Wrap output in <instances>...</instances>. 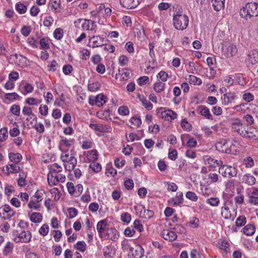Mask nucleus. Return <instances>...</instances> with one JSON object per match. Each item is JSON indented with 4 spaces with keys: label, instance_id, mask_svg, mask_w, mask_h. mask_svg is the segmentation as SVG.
Here are the masks:
<instances>
[{
    "label": "nucleus",
    "instance_id": "15",
    "mask_svg": "<svg viewBox=\"0 0 258 258\" xmlns=\"http://www.w3.org/2000/svg\"><path fill=\"white\" fill-rule=\"evenodd\" d=\"M142 1V0H119L120 5L128 9L136 8Z\"/></svg>",
    "mask_w": 258,
    "mask_h": 258
},
{
    "label": "nucleus",
    "instance_id": "1",
    "mask_svg": "<svg viewBox=\"0 0 258 258\" xmlns=\"http://www.w3.org/2000/svg\"><path fill=\"white\" fill-rule=\"evenodd\" d=\"M60 159L63 163L65 169L68 171H71L75 168L77 160L73 150L63 152L60 156Z\"/></svg>",
    "mask_w": 258,
    "mask_h": 258
},
{
    "label": "nucleus",
    "instance_id": "62",
    "mask_svg": "<svg viewBox=\"0 0 258 258\" xmlns=\"http://www.w3.org/2000/svg\"><path fill=\"white\" fill-rule=\"evenodd\" d=\"M41 100L37 99L33 97L28 98L26 100V102L29 105H37L41 103Z\"/></svg>",
    "mask_w": 258,
    "mask_h": 258
},
{
    "label": "nucleus",
    "instance_id": "40",
    "mask_svg": "<svg viewBox=\"0 0 258 258\" xmlns=\"http://www.w3.org/2000/svg\"><path fill=\"white\" fill-rule=\"evenodd\" d=\"M96 97L97 106L98 107L103 106L107 102V97L103 94H99Z\"/></svg>",
    "mask_w": 258,
    "mask_h": 258
},
{
    "label": "nucleus",
    "instance_id": "12",
    "mask_svg": "<svg viewBox=\"0 0 258 258\" xmlns=\"http://www.w3.org/2000/svg\"><path fill=\"white\" fill-rule=\"evenodd\" d=\"M144 250L140 245H135L132 249L128 256L130 258H141L144 254Z\"/></svg>",
    "mask_w": 258,
    "mask_h": 258
},
{
    "label": "nucleus",
    "instance_id": "55",
    "mask_svg": "<svg viewBox=\"0 0 258 258\" xmlns=\"http://www.w3.org/2000/svg\"><path fill=\"white\" fill-rule=\"evenodd\" d=\"M89 167L95 172L98 173L101 170V165L98 163L93 162L89 165Z\"/></svg>",
    "mask_w": 258,
    "mask_h": 258
},
{
    "label": "nucleus",
    "instance_id": "3",
    "mask_svg": "<svg viewBox=\"0 0 258 258\" xmlns=\"http://www.w3.org/2000/svg\"><path fill=\"white\" fill-rule=\"evenodd\" d=\"M172 22L175 29L183 31L188 26L189 18L186 15H176V16H174V18H173Z\"/></svg>",
    "mask_w": 258,
    "mask_h": 258
},
{
    "label": "nucleus",
    "instance_id": "28",
    "mask_svg": "<svg viewBox=\"0 0 258 258\" xmlns=\"http://www.w3.org/2000/svg\"><path fill=\"white\" fill-rule=\"evenodd\" d=\"M249 202L254 205H258V190L252 188L249 196Z\"/></svg>",
    "mask_w": 258,
    "mask_h": 258
},
{
    "label": "nucleus",
    "instance_id": "48",
    "mask_svg": "<svg viewBox=\"0 0 258 258\" xmlns=\"http://www.w3.org/2000/svg\"><path fill=\"white\" fill-rule=\"evenodd\" d=\"M40 49H48L49 48V39L44 37L40 40Z\"/></svg>",
    "mask_w": 258,
    "mask_h": 258
},
{
    "label": "nucleus",
    "instance_id": "56",
    "mask_svg": "<svg viewBox=\"0 0 258 258\" xmlns=\"http://www.w3.org/2000/svg\"><path fill=\"white\" fill-rule=\"evenodd\" d=\"M8 137V130L6 127L0 130V142H4L7 140Z\"/></svg>",
    "mask_w": 258,
    "mask_h": 258
},
{
    "label": "nucleus",
    "instance_id": "14",
    "mask_svg": "<svg viewBox=\"0 0 258 258\" xmlns=\"http://www.w3.org/2000/svg\"><path fill=\"white\" fill-rule=\"evenodd\" d=\"M142 1V0H119L120 5L128 9L136 8Z\"/></svg>",
    "mask_w": 258,
    "mask_h": 258
},
{
    "label": "nucleus",
    "instance_id": "54",
    "mask_svg": "<svg viewBox=\"0 0 258 258\" xmlns=\"http://www.w3.org/2000/svg\"><path fill=\"white\" fill-rule=\"evenodd\" d=\"M98 152L96 150H91L88 152L87 157L90 160L94 161L98 158Z\"/></svg>",
    "mask_w": 258,
    "mask_h": 258
},
{
    "label": "nucleus",
    "instance_id": "57",
    "mask_svg": "<svg viewBox=\"0 0 258 258\" xmlns=\"http://www.w3.org/2000/svg\"><path fill=\"white\" fill-rule=\"evenodd\" d=\"M157 78H159L161 82L164 83L167 81L169 76L165 71H161L157 75Z\"/></svg>",
    "mask_w": 258,
    "mask_h": 258
},
{
    "label": "nucleus",
    "instance_id": "47",
    "mask_svg": "<svg viewBox=\"0 0 258 258\" xmlns=\"http://www.w3.org/2000/svg\"><path fill=\"white\" fill-rule=\"evenodd\" d=\"M74 247L81 252H84L86 250V244L84 241H79L74 245Z\"/></svg>",
    "mask_w": 258,
    "mask_h": 258
},
{
    "label": "nucleus",
    "instance_id": "53",
    "mask_svg": "<svg viewBox=\"0 0 258 258\" xmlns=\"http://www.w3.org/2000/svg\"><path fill=\"white\" fill-rule=\"evenodd\" d=\"M185 197L192 202H197L198 200V197L196 194L191 191H188L186 193Z\"/></svg>",
    "mask_w": 258,
    "mask_h": 258
},
{
    "label": "nucleus",
    "instance_id": "46",
    "mask_svg": "<svg viewBox=\"0 0 258 258\" xmlns=\"http://www.w3.org/2000/svg\"><path fill=\"white\" fill-rule=\"evenodd\" d=\"M16 10L20 14H23L27 11V7L23 4L18 3L16 5Z\"/></svg>",
    "mask_w": 258,
    "mask_h": 258
},
{
    "label": "nucleus",
    "instance_id": "63",
    "mask_svg": "<svg viewBox=\"0 0 258 258\" xmlns=\"http://www.w3.org/2000/svg\"><path fill=\"white\" fill-rule=\"evenodd\" d=\"M189 225L193 228H196L199 224V219L196 217H192L189 218Z\"/></svg>",
    "mask_w": 258,
    "mask_h": 258
},
{
    "label": "nucleus",
    "instance_id": "22",
    "mask_svg": "<svg viewBox=\"0 0 258 258\" xmlns=\"http://www.w3.org/2000/svg\"><path fill=\"white\" fill-rule=\"evenodd\" d=\"M104 38L100 36H94L89 40L92 47H101L104 45Z\"/></svg>",
    "mask_w": 258,
    "mask_h": 258
},
{
    "label": "nucleus",
    "instance_id": "20",
    "mask_svg": "<svg viewBox=\"0 0 258 258\" xmlns=\"http://www.w3.org/2000/svg\"><path fill=\"white\" fill-rule=\"evenodd\" d=\"M161 235L166 240L173 241L177 238L176 233L168 229H164L161 232Z\"/></svg>",
    "mask_w": 258,
    "mask_h": 258
},
{
    "label": "nucleus",
    "instance_id": "29",
    "mask_svg": "<svg viewBox=\"0 0 258 258\" xmlns=\"http://www.w3.org/2000/svg\"><path fill=\"white\" fill-rule=\"evenodd\" d=\"M96 27L95 23L91 20L84 19V21L82 25V29L86 30H93Z\"/></svg>",
    "mask_w": 258,
    "mask_h": 258
},
{
    "label": "nucleus",
    "instance_id": "61",
    "mask_svg": "<svg viewBox=\"0 0 258 258\" xmlns=\"http://www.w3.org/2000/svg\"><path fill=\"white\" fill-rule=\"evenodd\" d=\"M243 164L247 168H251L254 165V161L251 157H247L243 160Z\"/></svg>",
    "mask_w": 258,
    "mask_h": 258
},
{
    "label": "nucleus",
    "instance_id": "11",
    "mask_svg": "<svg viewBox=\"0 0 258 258\" xmlns=\"http://www.w3.org/2000/svg\"><path fill=\"white\" fill-rule=\"evenodd\" d=\"M204 163L209 167H216L222 165L223 162L221 160H218L213 159L211 156L207 155L203 157Z\"/></svg>",
    "mask_w": 258,
    "mask_h": 258
},
{
    "label": "nucleus",
    "instance_id": "6",
    "mask_svg": "<svg viewBox=\"0 0 258 258\" xmlns=\"http://www.w3.org/2000/svg\"><path fill=\"white\" fill-rule=\"evenodd\" d=\"M31 238L32 234L29 231H23L15 236L13 240L16 243H28Z\"/></svg>",
    "mask_w": 258,
    "mask_h": 258
},
{
    "label": "nucleus",
    "instance_id": "39",
    "mask_svg": "<svg viewBox=\"0 0 258 258\" xmlns=\"http://www.w3.org/2000/svg\"><path fill=\"white\" fill-rule=\"evenodd\" d=\"M22 112L25 115H28L30 119H32L33 120H36L37 118L35 115L33 113L31 107L24 106L22 109Z\"/></svg>",
    "mask_w": 258,
    "mask_h": 258
},
{
    "label": "nucleus",
    "instance_id": "26",
    "mask_svg": "<svg viewBox=\"0 0 258 258\" xmlns=\"http://www.w3.org/2000/svg\"><path fill=\"white\" fill-rule=\"evenodd\" d=\"M183 202V194L181 192H178L176 194V197L174 198L170 199L168 200V203L174 206H177L179 204H182Z\"/></svg>",
    "mask_w": 258,
    "mask_h": 258
},
{
    "label": "nucleus",
    "instance_id": "44",
    "mask_svg": "<svg viewBox=\"0 0 258 258\" xmlns=\"http://www.w3.org/2000/svg\"><path fill=\"white\" fill-rule=\"evenodd\" d=\"M255 227L251 224H248L243 228V233L246 235H252L255 232Z\"/></svg>",
    "mask_w": 258,
    "mask_h": 258
},
{
    "label": "nucleus",
    "instance_id": "16",
    "mask_svg": "<svg viewBox=\"0 0 258 258\" xmlns=\"http://www.w3.org/2000/svg\"><path fill=\"white\" fill-rule=\"evenodd\" d=\"M243 137L250 138L253 140L258 139V131L256 128L252 126H247L245 129Z\"/></svg>",
    "mask_w": 258,
    "mask_h": 258
},
{
    "label": "nucleus",
    "instance_id": "24",
    "mask_svg": "<svg viewBox=\"0 0 258 258\" xmlns=\"http://www.w3.org/2000/svg\"><path fill=\"white\" fill-rule=\"evenodd\" d=\"M247 57L248 61L252 64L257 63L258 62V49H255L248 51Z\"/></svg>",
    "mask_w": 258,
    "mask_h": 258
},
{
    "label": "nucleus",
    "instance_id": "59",
    "mask_svg": "<svg viewBox=\"0 0 258 258\" xmlns=\"http://www.w3.org/2000/svg\"><path fill=\"white\" fill-rule=\"evenodd\" d=\"M20 110L21 108L20 105L14 104L10 108L11 112L14 115L16 116H19L20 114Z\"/></svg>",
    "mask_w": 258,
    "mask_h": 258
},
{
    "label": "nucleus",
    "instance_id": "38",
    "mask_svg": "<svg viewBox=\"0 0 258 258\" xmlns=\"http://www.w3.org/2000/svg\"><path fill=\"white\" fill-rule=\"evenodd\" d=\"M186 80L191 84L200 85L202 84V80L194 75H188Z\"/></svg>",
    "mask_w": 258,
    "mask_h": 258
},
{
    "label": "nucleus",
    "instance_id": "4",
    "mask_svg": "<svg viewBox=\"0 0 258 258\" xmlns=\"http://www.w3.org/2000/svg\"><path fill=\"white\" fill-rule=\"evenodd\" d=\"M219 172L224 177L231 178L236 175L237 170L231 166L222 164L219 166Z\"/></svg>",
    "mask_w": 258,
    "mask_h": 258
},
{
    "label": "nucleus",
    "instance_id": "50",
    "mask_svg": "<svg viewBox=\"0 0 258 258\" xmlns=\"http://www.w3.org/2000/svg\"><path fill=\"white\" fill-rule=\"evenodd\" d=\"M100 87V84L98 82L90 83L88 85V90L91 92H95L98 90Z\"/></svg>",
    "mask_w": 258,
    "mask_h": 258
},
{
    "label": "nucleus",
    "instance_id": "18",
    "mask_svg": "<svg viewBox=\"0 0 258 258\" xmlns=\"http://www.w3.org/2000/svg\"><path fill=\"white\" fill-rule=\"evenodd\" d=\"M197 111L208 119L213 120V119L209 109L204 105L198 106L197 108Z\"/></svg>",
    "mask_w": 258,
    "mask_h": 258
},
{
    "label": "nucleus",
    "instance_id": "25",
    "mask_svg": "<svg viewBox=\"0 0 258 258\" xmlns=\"http://www.w3.org/2000/svg\"><path fill=\"white\" fill-rule=\"evenodd\" d=\"M49 170L47 176L55 175L62 171V167L56 163H53L49 166Z\"/></svg>",
    "mask_w": 258,
    "mask_h": 258
},
{
    "label": "nucleus",
    "instance_id": "49",
    "mask_svg": "<svg viewBox=\"0 0 258 258\" xmlns=\"http://www.w3.org/2000/svg\"><path fill=\"white\" fill-rule=\"evenodd\" d=\"M246 223V218L244 216H240L236 220L235 224L236 226L241 227Z\"/></svg>",
    "mask_w": 258,
    "mask_h": 258
},
{
    "label": "nucleus",
    "instance_id": "30",
    "mask_svg": "<svg viewBox=\"0 0 258 258\" xmlns=\"http://www.w3.org/2000/svg\"><path fill=\"white\" fill-rule=\"evenodd\" d=\"M104 255L106 258L112 257L115 254L116 250L114 246L111 245H109L104 247L103 249Z\"/></svg>",
    "mask_w": 258,
    "mask_h": 258
},
{
    "label": "nucleus",
    "instance_id": "5",
    "mask_svg": "<svg viewBox=\"0 0 258 258\" xmlns=\"http://www.w3.org/2000/svg\"><path fill=\"white\" fill-rule=\"evenodd\" d=\"M229 145H230V141L222 139L216 143L215 147L217 150L221 152L230 153L232 147L231 146L229 147Z\"/></svg>",
    "mask_w": 258,
    "mask_h": 258
},
{
    "label": "nucleus",
    "instance_id": "31",
    "mask_svg": "<svg viewBox=\"0 0 258 258\" xmlns=\"http://www.w3.org/2000/svg\"><path fill=\"white\" fill-rule=\"evenodd\" d=\"M49 6L55 13H58L61 10L60 0H50Z\"/></svg>",
    "mask_w": 258,
    "mask_h": 258
},
{
    "label": "nucleus",
    "instance_id": "45",
    "mask_svg": "<svg viewBox=\"0 0 258 258\" xmlns=\"http://www.w3.org/2000/svg\"><path fill=\"white\" fill-rule=\"evenodd\" d=\"M121 248L125 252L130 253L133 247L131 246L130 242L126 240H123L121 242Z\"/></svg>",
    "mask_w": 258,
    "mask_h": 258
},
{
    "label": "nucleus",
    "instance_id": "27",
    "mask_svg": "<svg viewBox=\"0 0 258 258\" xmlns=\"http://www.w3.org/2000/svg\"><path fill=\"white\" fill-rule=\"evenodd\" d=\"M59 141V149L62 150V148L64 146L69 147L72 146L74 144L75 140L72 139H67L64 137L60 136Z\"/></svg>",
    "mask_w": 258,
    "mask_h": 258
},
{
    "label": "nucleus",
    "instance_id": "34",
    "mask_svg": "<svg viewBox=\"0 0 258 258\" xmlns=\"http://www.w3.org/2000/svg\"><path fill=\"white\" fill-rule=\"evenodd\" d=\"M10 160L14 163H19L22 159V156L20 153H10L9 154Z\"/></svg>",
    "mask_w": 258,
    "mask_h": 258
},
{
    "label": "nucleus",
    "instance_id": "19",
    "mask_svg": "<svg viewBox=\"0 0 258 258\" xmlns=\"http://www.w3.org/2000/svg\"><path fill=\"white\" fill-rule=\"evenodd\" d=\"M232 128L235 132H236L240 136H243L244 135L243 134L244 133L245 127L239 119H236L235 121L232 123Z\"/></svg>",
    "mask_w": 258,
    "mask_h": 258
},
{
    "label": "nucleus",
    "instance_id": "21",
    "mask_svg": "<svg viewBox=\"0 0 258 258\" xmlns=\"http://www.w3.org/2000/svg\"><path fill=\"white\" fill-rule=\"evenodd\" d=\"M177 116L176 113L171 109H168L161 113V117L165 120L171 121Z\"/></svg>",
    "mask_w": 258,
    "mask_h": 258
},
{
    "label": "nucleus",
    "instance_id": "64",
    "mask_svg": "<svg viewBox=\"0 0 258 258\" xmlns=\"http://www.w3.org/2000/svg\"><path fill=\"white\" fill-rule=\"evenodd\" d=\"M120 219L122 222L128 223L131 220V215L127 212L123 213L121 215Z\"/></svg>",
    "mask_w": 258,
    "mask_h": 258
},
{
    "label": "nucleus",
    "instance_id": "51",
    "mask_svg": "<svg viewBox=\"0 0 258 258\" xmlns=\"http://www.w3.org/2000/svg\"><path fill=\"white\" fill-rule=\"evenodd\" d=\"M11 57L15 61V62L18 63L19 65H20L21 61H25L26 60V58L24 57L23 55L21 54H15L14 55H12Z\"/></svg>",
    "mask_w": 258,
    "mask_h": 258
},
{
    "label": "nucleus",
    "instance_id": "2",
    "mask_svg": "<svg viewBox=\"0 0 258 258\" xmlns=\"http://www.w3.org/2000/svg\"><path fill=\"white\" fill-rule=\"evenodd\" d=\"M240 15L246 20L258 16V4L256 3H247L241 9Z\"/></svg>",
    "mask_w": 258,
    "mask_h": 258
},
{
    "label": "nucleus",
    "instance_id": "37",
    "mask_svg": "<svg viewBox=\"0 0 258 258\" xmlns=\"http://www.w3.org/2000/svg\"><path fill=\"white\" fill-rule=\"evenodd\" d=\"M14 248V244L10 242H7L3 250V254L5 256H7L10 254L13 251Z\"/></svg>",
    "mask_w": 258,
    "mask_h": 258
},
{
    "label": "nucleus",
    "instance_id": "42",
    "mask_svg": "<svg viewBox=\"0 0 258 258\" xmlns=\"http://www.w3.org/2000/svg\"><path fill=\"white\" fill-rule=\"evenodd\" d=\"M107 226V222L105 220H102L99 221L97 224V230L99 234H102L105 230Z\"/></svg>",
    "mask_w": 258,
    "mask_h": 258
},
{
    "label": "nucleus",
    "instance_id": "17",
    "mask_svg": "<svg viewBox=\"0 0 258 258\" xmlns=\"http://www.w3.org/2000/svg\"><path fill=\"white\" fill-rule=\"evenodd\" d=\"M236 95L234 92H226L221 97L222 104L224 105H227L236 98Z\"/></svg>",
    "mask_w": 258,
    "mask_h": 258
},
{
    "label": "nucleus",
    "instance_id": "9",
    "mask_svg": "<svg viewBox=\"0 0 258 258\" xmlns=\"http://www.w3.org/2000/svg\"><path fill=\"white\" fill-rule=\"evenodd\" d=\"M89 127L95 131L102 133H111L112 132V128L110 126L101 123H90Z\"/></svg>",
    "mask_w": 258,
    "mask_h": 258
},
{
    "label": "nucleus",
    "instance_id": "10",
    "mask_svg": "<svg viewBox=\"0 0 258 258\" xmlns=\"http://www.w3.org/2000/svg\"><path fill=\"white\" fill-rule=\"evenodd\" d=\"M222 51L227 56H233L237 53V49L236 45L232 44H228L222 47Z\"/></svg>",
    "mask_w": 258,
    "mask_h": 258
},
{
    "label": "nucleus",
    "instance_id": "7",
    "mask_svg": "<svg viewBox=\"0 0 258 258\" xmlns=\"http://www.w3.org/2000/svg\"><path fill=\"white\" fill-rule=\"evenodd\" d=\"M15 214L16 212L8 205H5L0 208V217L4 220H9Z\"/></svg>",
    "mask_w": 258,
    "mask_h": 258
},
{
    "label": "nucleus",
    "instance_id": "43",
    "mask_svg": "<svg viewBox=\"0 0 258 258\" xmlns=\"http://www.w3.org/2000/svg\"><path fill=\"white\" fill-rule=\"evenodd\" d=\"M119 72L120 73V74L123 80H127L132 74L131 71L127 68L122 69L121 71L119 70Z\"/></svg>",
    "mask_w": 258,
    "mask_h": 258
},
{
    "label": "nucleus",
    "instance_id": "8",
    "mask_svg": "<svg viewBox=\"0 0 258 258\" xmlns=\"http://www.w3.org/2000/svg\"><path fill=\"white\" fill-rule=\"evenodd\" d=\"M66 179L65 175L59 173L55 175L47 176L48 183L50 186L56 185L59 182H64Z\"/></svg>",
    "mask_w": 258,
    "mask_h": 258
},
{
    "label": "nucleus",
    "instance_id": "60",
    "mask_svg": "<svg viewBox=\"0 0 258 258\" xmlns=\"http://www.w3.org/2000/svg\"><path fill=\"white\" fill-rule=\"evenodd\" d=\"M93 143L89 139H86L82 142V148L84 149H88L92 148Z\"/></svg>",
    "mask_w": 258,
    "mask_h": 258
},
{
    "label": "nucleus",
    "instance_id": "35",
    "mask_svg": "<svg viewBox=\"0 0 258 258\" xmlns=\"http://www.w3.org/2000/svg\"><path fill=\"white\" fill-rule=\"evenodd\" d=\"M165 88V84L159 80L154 84L153 89L157 93L163 92Z\"/></svg>",
    "mask_w": 258,
    "mask_h": 258
},
{
    "label": "nucleus",
    "instance_id": "52",
    "mask_svg": "<svg viewBox=\"0 0 258 258\" xmlns=\"http://www.w3.org/2000/svg\"><path fill=\"white\" fill-rule=\"evenodd\" d=\"M49 229V226L47 224H44L39 229V233L42 236H46L48 233Z\"/></svg>",
    "mask_w": 258,
    "mask_h": 258
},
{
    "label": "nucleus",
    "instance_id": "13",
    "mask_svg": "<svg viewBox=\"0 0 258 258\" xmlns=\"http://www.w3.org/2000/svg\"><path fill=\"white\" fill-rule=\"evenodd\" d=\"M142 1V0H119L120 5L128 9L136 8Z\"/></svg>",
    "mask_w": 258,
    "mask_h": 258
},
{
    "label": "nucleus",
    "instance_id": "32",
    "mask_svg": "<svg viewBox=\"0 0 258 258\" xmlns=\"http://www.w3.org/2000/svg\"><path fill=\"white\" fill-rule=\"evenodd\" d=\"M30 220L33 223H40L42 220V215L40 213L34 212L31 214H28Z\"/></svg>",
    "mask_w": 258,
    "mask_h": 258
},
{
    "label": "nucleus",
    "instance_id": "36",
    "mask_svg": "<svg viewBox=\"0 0 258 258\" xmlns=\"http://www.w3.org/2000/svg\"><path fill=\"white\" fill-rule=\"evenodd\" d=\"M225 0H212V6L216 11H219L224 7Z\"/></svg>",
    "mask_w": 258,
    "mask_h": 258
},
{
    "label": "nucleus",
    "instance_id": "33",
    "mask_svg": "<svg viewBox=\"0 0 258 258\" xmlns=\"http://www.w3.org/2000/svg\"><path fill=\"white\" fill-rule=\"evenodd\" d=\"M242 181L248 185H253L255 182L254 177L250 174H245L242 176Z\"/></svg>",
    "mask_w": 258,
    "mask_h": 258
},
{
    "label": "nucleus",
    "instance_id": "41",
    "mask_svg": "<svg viewBox=\"0 0 258 258\" xmlns=\"http://www.w3.org/2000/svg\"><path fill=\"white\" fill-rule=\"evenodd\" d=\"M221 215L225 219H231V214L230 212L229 211L228 206L224 204V206L221 208Z\"/></svg>",
    "mask_w": 258,
    "mask_h": 258
},
{
    "label": "nucleus",
    "instance_id": "23",
    "mask_svg": "<svg viewBox=\"0 0 258 258\" xmlns=\"http://www.w3.org/2000/svg\"><path fill=\"white\" fill-rule=\"evenodd\" d=\"M106 238L116 241L119 237V233L114 228H107L106 231Z\"/></svg>",
    "mask_w": 258,
    "mask_h": 258
},
{
    "label": "nucleus",
    "instance_id": "58",
    "mask_svg": "<svg viewBox=\"0 0 258 258\" xmlns=\"http://www.w3.org/2000/svg\"><path fill=\"white\" fill-rule=\"evenodd\" d=\"M207 203L212 206L217 207L220 203V200L218 198H211L207 200Z\"/></svg>",
    "mask_w": 258,
    "mask_h": 258
}]
</instances>
